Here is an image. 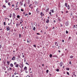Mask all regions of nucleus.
I'll use <instances>...</instances> for the list:
<instances>
[{
    "instance_id": "nucleus-1",
    "label": "nucleus",
    "mask_w": 77,
    "mask_h": 77,
    "mask_svg": "<svg viewBox=\"0 0 77 77\" xmlns=\"http://www.w3.org/2000/svg\"><path fill=\"white\" fill-rule=\"evenodd\" d=\"M14 65L16 68H18V67H19V65L18 64H17V63L16 62L14 63Z\"/></svg>"
},
{
    "instance_id": "nucleus-2",
    "label": "nucleus",
    "mask_w": 77,
    "mask_h": 77,
    "mask_svg": "<svg viewBox=\"0 0 77 77\" xmlns=\"http://www.w3.org/2000/svg\"><path fill=\"white\" fill-rule=\"evenodd\" d=\"M16 16V15H15V13H14L13 14L12 17L13 19H14V18H15V17Z\"/></svg>"
},
{
    "instance_id": "nucleus-3",
    "label": "nucleus",
    "mask_w": 77,
    "mask_h": 77,
    "mask_svg": "<svg viewBox=\"0 0 77 77\" xmlns=\"http://www.w3.org/2000/svg\"><path fill=\"white\" fill-rule=\"evenodd\" d=\"M7 31H9L10 30V27L9 26H6Z\"/></svg>"
},
{
    "instance_id": "nucleus-4",
    "label": "nucleus",
    "mask_w": 77,
    "mask_h": 77,
    "mask_svg": "<svg viewBox=\"0 0 77 77\" xmlns=\"http://www.w3.org/2000/svg\"><path fill=\"white\" fill-rule=\"evenodd\" d=\"M65 24L66 26H68V25H69V23H68V21H67V22H66L65 23Z\"/></svg>"
},
{
    "instance_id": "nucleus-5",
    "label": "nucleus",
    "mask_w": 77,
    "mask_h": 77,
    "mask_svg": "<svg viewBox=\"0 0 77 77\" xmlns=\"http://www.w3.org/2000/svg\"><path fill=\"white\" fill-rule=\"evenodd\" d=\"M10 67H11L12 68L14 67V64H13L11 63L10 64Z\"/></svg>"
},
{
    "instance_id": "nucleus-6",
    "label": "nucleus",
    "mask_w": 77,
    "mask_h": 77,
    "mask_svg": "<svg viewBox=\"0 0 77 77\" xmlns=\"http://www.w3.org/2000/svg\"><path fill=\"white\" fill-rule=\"evenodd\" d=\"M24 69L25 71H27V67L25 66L24 68Z\"/></svg>"
},
{
    "instance_id": "nucleus-7",
    "label": "nucleus",
    "mask_w": 77,
    "mask_h": 77,
    "mask_svg": "<svg viewBox=\"0 0 77 77\" xmlns=\"http://www.w3.org/2000/svg\"><path fill=\"white\" fill-rule=\"evenodd\" d=\"M60 66H62V65H63V63L62 62H60Z\"/></svg>"
},
{
    "instance_id": "nucleus-8",
    "label": "nucleus",
    "mask_w": 77,
    "mask_h": 77,
    "mask_svg": "<svg viewBox=\"0 0 77 77\" xmlns=\"http://www.w3.org/2000/svg\"><path fill=\"white\" fill-rule=\"evenodd\" d=\"M15 59H16V58L14 56L12 58V60H15Z\"/></svg>"
},
{
    "instance_id": "nucleus-9",
    "label": "nucleus",
    "mask_w": 77,
    "mask_h": 77,
    "mask_svg": "<svg viewBox=\"0 0 77 77\" xmlns=\"http://www.w3.org/2000/svg\"><path fill=\"white\" fill-rule=\"evenodd\" d=\"M7 63L8 65H9L10 64V61H7Z\"/></svg>"
},
{
    "instance_id": "nucleus-10",
    "label": "nucleus",
    "mask_w": 77,
    "mask_h": 77,
    "mask_svg": "<svg viewBox=\"0 0 77 77\" xmlns=\"http://www.w3.org/2000/svg\"><path fill=\"white\" fill-rule=\"evenodd\" d=\"M55 45L56 46H58V44L57 42H55Z\"/></svg>"
},
{
    "instance_id": "nucleus-11",
    "label": "nucleus",
    "mask_w": 77,
    "mask_h": 77,
    "mask_svg": "<svg viewBox=\"0 0 77 77\" xmlns=\"http://www.w3.org/2000/svg\"><path fill=\"white\" fill-rule=\"evenodd\" d=\"M32 4H31V5H29V6L31 9H33V7H31V6H32Z\"/></svg>"
},
{
    "instance_id": "nucleus-12",
    "label": "nucleus",
    "mask_w": 77,
    "mask_h": 77,
    "mask_svg": "<svg viewBox=\"0 0 77 77\" xmlns=\"http://www.w3.org/2000/svg\"><path fill=\"white\" fill-rule=\"evenodd\" d=\"M40 15L42 17L44 15V14H43L42 12H41L40 14Z\"/></svg>"
},
{
    "instance_id": "nucleus-13",
    "label": "nucleus",
    "mask_w": 77,
    "mask_h": 77,
    "mask_svg": "<svg viewBox=\"0 0 77 77\" xmlns=\"http://www.w3.org/2000/svg\"><path fill=\"white\" fill-rule=\"evenodd\" d=\"M20 22H23V19H22V18L20 19Z\"/></svg>"
},
{
    "instance_id": "nucleus-14",
    "label": "nucleus",
    "mask_w": 77,
    "mask_h": 77,
    "mask_svg": "<svg viewBox=\"0 0 77 77\" xmlns=\"http://www.w3.org/2000/svg\"><path fill=\"white\" fill-rule=\"evenodd\" d=\"M67 7V9H68L69 10V9H70V7L69 6V5H68V6Z\"/></svg>"
},
{
    "instance_id": "nucleus-15",
    "label": "nucleus",
    "mask_w": 77,
    "mask_h": 77,
    "mask_svg": "<svg viewBox=\"0 0 77 77\" xmlns=\"http://www.w3.org/2000/svg\"><path fill=\"white\" fill-rule=\"evenodd\" d=\"M17 18H19V19H20V16L19 15H18L17 16Z\"/></svg>"
},
{
    "instance_id": "nucleus-16",
    "label": "nucleus",
    "mask_w": 77,
    "mask_h": 77,
    "mask_svg": "<svg viewBox=\"0 0 77 77\" xmlns=\"http://www.w3.org/2000/svg\"><path fill=\"white\" fill-rule=\"evenodd\" d=\"M38 10H39V9H38V8H37L36 10V12L37 13L39 12V11Z\"/></svg>"
},
{
    "instance_id": "nucleus-17",
    "label": "nucleus",
    "mask_w": 77,
    "mask_h": 77,
    "mask_svg": "<svg viewBox=\"0 0 77 77\" xmlns=\"http://www.w3.org/2000/svg\"><path fill=\"white\" fill-rule=\"evenodd\" d=\"M52 56H53L52 55V54H50V55H49L50 57L51 58V57H52Z\"/></svg>"
},
{
    "instance_id": "nucleus-18",
    "label": "nucleus",
    "mask_w": 77,
    "mask_h": 77,
    "mask_svg": "<svg viewBox=\"0 0 77 77\" xmlns=\"http://www.w3.org/2000/svg\"><path fill=\"white\" fill-rule=\"evenodd\" d=\"M50 11H51L52 13H54V10H53V9L51 10Z\"/></svg>"
},
{
    "instance_id": "nucleus-19",
    "label": "nucleus",
    "mask_w": 77,
    "mask_h": 77,
    "mask_svg": "<svg viewBox=\"0 0 77 77\" xmlns=\"http://www.w3.org/2000/svg\"><path fill=\"white\" fill-rule=\"evenodd\" d=\"M9 2V0H5V3H8Z\"/></svg>"
},
{
    "instance_id": "nucleus-20",
    "label": "nucleus",
    "mask_w": 77,
    "mask_h": 77,
    "mask_svg": "<svg viewBox=\"0 0 77 77\" xmlns=\"http://www.w3.org/2000/svg\"><path fill=\"white\" fill-rule=\"evenodd\" d=\"M53 57H57V56L56 55H54Z\"/></svg>"
},
{
    "instance_id": "nucleus-21",
    "label": "nucleus",
    "mask_w": 77,
    "mask_h": 77,
    "mask_svg": "<svg viewBox=\"0 0 77 77\" xmlns=\"http://www.w3.org/2000/svg\"><path fill=\"white\" fill-rule=\"evenodd\" d=\"M20 5L21 6H23V3L21 2H20Z\"/></svg>"
},
{
    "instance_id": "nucleus-22",
    "label": "nucleus",
    "mask_w": 77,
    "mask_h": 77,
    "mask_svg": "<svg viewBox=\"0 0 77 77\" xmlns=\"http://www.w3.org/2000/svg\"><path fill=\"white\" fill-rule=\"evenodd\" d=\"M66 69L67 71H69V68H66Z\"/></svg>"
},
{
    "instance_id": "nucleus-23",
    "label": "nucleus",
    "mask_w": 77,
    "mask_h": 77,
    "mask_svg": "<svg viewBox=\"0 0 77 77\" xmlns=\"http://www.w3.org/2000/svg\"><path fill=\"white\" fill-rule=\"evenodd\" d=\"M67 6H68V5H67V3H66L65 4V6H66V7H67Z\"/></svg>"
},
{
    "instance_id": "nucleus-24",
    "label": "nucleus",
    "mask_w": 77,
    "mask_h": 77,
    "mask_svg": "<svg viewBox=\"0 0 77 77\" xmlns=\"http://www.w3.org/2000/svg\"><path fill=\"white\" fill-rule=\"evenodd\" d=\"M3 8H6V6H5V5H3Z\"/></svg>"
},
{
    "instance_id": "nucleus-25",
    "label": "nucleus",
    "mask_w": 77,
    "mask_h": 77,
    "mask_svg": "<svg viewBox=\"0 0 77 77\" xmlns=\"http://www.w3.org/2000/svg\"><path fill=\"white\" fill-rule=\"evenodd\" d=\"M46 22L47 23H49V20H47L46 21Z\"/></svg>"
},
{
    "instance_id": "nucleus-26",
    "label": "nucleus",
    "mask_w": 77,
    "mask_h": 77,
    "mask_svg": "<svg viewBox=\"0 0 77 77\" xmlns=\"http://www.w3.org/2000/svg\"><path fill=\"white\" fill-rule=\"evenodd\" d=\"M70 57L71 59H72V58H73V56H71Z\"/></svg>"
},
{
    "instance_id": "nucleus-27",
    "label": "nucleus",
    "mask_w": 77,
    "mask_h": 77,
    "mask_svg": "<svg viewBox=\"0 0 77 77\" xmlns=\"http://www.w3.org/2000/svg\"><path fill=\"white\" fill-rule=\"evenodd\" d=\"M8 5H9V6H10V5H11V2H8Z\"/></svg>"
},
{
    "instance_id": "nucleus-28",
    "label": "nucleus",
    "mask_w": 77,
    "mask_h": 77,
    "mask_svg": "<svg viewBox=\"0 0 77 77\" xmlns=\"http://www.w3.org/2000/svg\"><path fill=\"white\" fill-rule=\"evenodd\" d=\"M48 10H49V8H48L45 11L46 12H48Z\"/></svg>"
},
{
    "instance_id": "nucleus-29",
    "label": "nucleus",
    "mask_w": 77,
    "mask_h": 77,
    "mask_svg": "<svg viewBox=\"0 0 77 77\" xmlns=\"http://www.w3.org/2000/svg\"><path fill=\"white\" fill-rule=\"evenodd\" d=\"M33 30H36V28L35 27H34V28H33Z\"/></svg>"
},
{
    "instance_id": "nucleus-30",
    "label": "nucleus",
    "mask_w": 77,
    "mask_h": 77,
    "mask_svg": "<svg viewBox=\"0 0 77 77\" xmlns=\"http://www.w3.org/2000/svg\"><path fill=\"white\" fill-rule=\"evenodd\" d=\"M10 18H11L12 17V14H10V16H9Z\"/></svg>"
},
{
    "instance_id": "nucleus-31",
    "label": "nucleus",
    "mask_w": 77,
    "mask_h": 77,
    "mask_svg": "<svg viewBox=\"0 0 77 77\" xmlns=\"http://www.w3.org/2000/svg\"><path fill=\"white\" fill-rule=\"evenodd\" d=\"M75 25H74L73 26V29H75Z\"/></svg>"
},
{
    "instance_id": "nucleus-32",
    "label": "nucleus",
    "mask_w": 77,
    "mask_h": 77,
    "mask_svg": "<svg viewBox=\"0 0 77 77\" xmlns=\"http://www.w3.org/2000/svg\"><path fill=\"white\" fill-rule=\"evenodd\" d=\"M56 71H57V72H59V69H57L56 70Z\"/></svg>"
},
{
    "instance_id": "nucleus-33",
    "label": "nucleus",
    "mask_w": 77,
    "mask_h": 77,
    "mask_svg": "<svg viewBox=\"0 0 77 77\" xmlns=\"http://www.w3.org/2000/svg\"><path fill=\"white\" fill-rule=\"evenodd\" d=\"M3 69L5 71V70H6V68L5 67H4L3 68Z\"/></svg>"
},
{
    "instance_id": "nucleus-34",
    "label": "nucleus",
    "mask_w": 77,
    "mask_h": 77,
    "mask_svg": "<svg viewBox=\"0 0 77 77\" xmlns=\"http://www.w3.org/2000/svg\"><path fill=\"white\" fill-rule=\"evenodd\" d=\"M26 65H29V63H27V62H26Z\"/></svg>"
},
{
    "instance_id": "nucleus-35",
    "label": "nucleus",
    "mask_w": 77,
    "mask_h": 77,
    "mask_svg": "<svg viewBox=\"0 0 77 77\" xmlns=\"http://www.w3.org/2000/svg\"><path fill=\"white\" fill-rule=\"evenodd\" d=\"M66 74H67V75H69V72H66Z\"/></svg>"
},
{
    "instance_id": "nucleus-36",
    "label": "nucleus",
    "mask_w": 77,
    "mask_h": 77,
    "mask_svg": "<svg viewBox=\"0 0 77 77\" xmlns=\"http://www.w3.org/2000/svg\"><path fill=\"white\" fill-rule=\"evenodd\" d=\"M35 3L36 4H38V2L36 1H35Z\"/></svg>"
},
{
    "instance_id": "nucleus-37",
    "label": "nucleus",
    "mask_w": 77,
    "mask_h": 77,
    "mask_svg": "<svg viewBox=\"0 0 77 77\" xmlns=\"http://www.w3.org/2000/svg\"><path fill=\"white\" fill-rule=\"evenodd\" d=\"M48 71H49L48 70H46V73H48Z\"/></svg>"
},
{
    "instance_id": "nucleus-38",
    "label": "nucleus",
    "mask_w": 77,
    "mask_h": 77,
    "mask_svg": "<svg viewBox=\"0 0 77 77\" xmlns=\"http://www.w3.org/2000/svg\"><path fill=\"white\" fill-rule=\"evenodd\" d=\"M27 42L28 43H30V42H29V40H28V39H27Z\"/></svg>"
},
{
    "instance_id": "nucleus-39",
    "label": "nucleus",
    "mask_w": 77,
    "mask_h": 77,
    "mask_svg": "<svg viewBox=\"0 0 77 77\" xmlns=\"http://www.w3.org/2000/svg\"><path fill=\"white\" fill-rule=\"evenodd\" d=\"M69 64L70 65H71V64H72V63H71V61H70L69 62Z\"/></svg>"
},
{
    "instance_id": "nucleus-40",
    "label": "nucleus",
    "mask_w": 77,
    "mask_h": 77,
    "mask_svg": "<svg viewBox=\"0 0 77 77\" xmlns=\"http://www.w3.org/2000/svg\"><path fill=\"white\" fill-rule=\"evenodd\" d=\"M21 11H22V12H23V11H24V10L23 9H21Z\"/></svg>"
},
{
    "instance_id": "nucleus-41",
    "label": "nucleus",
    "mask_w": 77,
    "mask_h": 77,
    "mask_svg": "<svg viewBox=\"0 0 77 77\" xmlns=\"http://www.w3.org/2000/svg\"><path fill=\"white\" fill-rule=\"evenodd\" d=\"M4 26H6V23L5 22H4Z\"/></svg>"
},
{
    "instance_id": "nucleus-42",
    "label": "nucleus",
    "mask_w": 77,
    "mask_h": 77,
    "mask_svg": "<svg viewBox=\"0 0 77 77\" xmlns=\"http://www.w3.org/2000/svg\"><path fill=\"white\" fill-rule=\"evenodd\" d=\"M66 34L68 33V31H67V30H66Z\"/></svg>"
},
{
    "instance_id": "nucleus-43",
    "label": "nucleus",
    "mask_w": 77,
    "mask_h": 77,
    "mask_svg": "<svg viewBox=\"0 0 77 77\" xmlns=\"http://www.w3.org/2000/svg\"><path fill=\"white\" fill-rule=\"evenodd\" d=\"M45 27H45L46 29H48V26H46Z\"/></svg>"
},
{
    "instance_id": "nucleus-44",
    "label": "nucleus",
    "mask_w": 77,
    "mask_h": 77,
    "mask_svg": "<svg viewBox=\"0 0 77 77\" xmlns=\"http://www.w3.org/2000/svg\"><path fill=\"white\" fill-rule=\"evenodd\" d=\"M12 68H11V67H9V69H10V70H12Z\"/></svg>"
},
{
    "instance_id": "nucleus-45",
    "label": "nucleus",
    "mask_w": 77,
    "mask_h": 77,
    "mask_svg": "<svg viewBox=\"0 0 77 77\" xmlns=\"http://www.w3.org/2000/svg\"><path fill=\"white\" fill-rule=\"evenodd\" d=\"M49 14H50V15H51V11L49 12Z\"/></svg>"
},
{
    "instance_id": "nucleus-46",
    "label": "nucleus",
    "mask_w": 77,
    "mask_h": 77,
    "mask_svg": "<svg viewBox=\"0 0 77 77\" xmlns=\"http://www.w3.org/2000/svg\"><path fill=\"white\" fill-rule=\"evenodd\" d=\"M37 35H40V34L38 33H37Z\"/></svg>"
},
{
    "instance_id": "nucleus-47",
    "label": "nucleus",
    "mask_w": 77,
    "mask_h": 77,
    "mask_svg": "<svg viewBox=\"0 0 77 77\" xmlns=\"http://www.w3.org/2000/svg\"><path fill=\"white\" fill-rule=\"evenodd\" d=\"M19 38H21V34H19Z\"/></svg>"
},
{
    "instance_id": "nucleus-48",
    "label": "nucleus",
    "mask_w": 77,
    "mask_h": 77,
    "mask_svg": "<svg viewBox=\"0 0 77 77\" xmlns=\"http://www.w3.org/2000/svg\"><path fill=\"white\" fill-rule=\"evenodd\" d=\"M1 48H2V45H1L0 44V49Z\"/></svg>"
},
{
    "instance_id": "nucleus-49",
    "label": "nucleus",
    "mask_w": 77,
    "mask_h": 77,
    "mask_svg": "<svg viewBox=\"0 0 77 77\" xmlns=\"http://www.w3.org/2000/svg\"><path fill=\"white\" fill-rule=\"evenodd\" d=\"M16 26H17H17H18V24L17 23L16 24Z\"/></svg>"
},
{
    "instance_id": "nucleus-50",
    "label": "nucleus",
    "mask_w": 77,
    "mask_h": 77,
    "mask_svg": "<svg viewBox=\"0 0 77 77\" xmlns=\"http://www.w3.org/2000/svg\"><path fill=\"white\" fill-rule=\"evenodd\" d=\"M29 15H31V14L30 12H29Z\"/></svg>"
},
{
    "instance_id": "nucleus-51",
    "label": "nucleus",
    "mask_w": 77,
    "mask_h": 77,
    "mask_svg": "<svg viewBox=\"0 0 77 77\" xmlns=\"http://www.w3.org/2000/svg\"><path fill=\"white\" fill-rule=\"evenodd\" d=\"M27 16V14H25V16Z\"/></svg>"
},
{
    "instance_id": "nucleus-52",
    "label": "nucleus",
    "mask_w": 77,
    "mask_h": 77,
    "mask_svg": "<svg viewBox=\"0 0 77 77\" xmlns=\"http://www.w3.org/2000/svg\"><path fill=\"white\" fill-rule=\"evenodd\" d=\"M12 7H14V5L12 4Z\"/></svg>"
},
{
    "instance_id": "nucleus-53",
    "label": "nucleus",
    "mask_w": 77,
    "mask_h": 77,
    "mask_svg": "<svg viewBox=\"0 0 77 77\" xmlns=\"http://www.w3.org/2000/svg\"><path fill=\"white\" fill-rule=\"evenodd\" d=\"M33 47H36V45H33Z\"/></svg>"
},
{
    "instance_id": "nucleus-54",
    "label": "nucleus",
    "mask_w": 77,
    "mask_h": 77,
    "mask_svg": "<svg viewBox=\"0 0 77 77\" xmlns=\"http://www.w3.org/2000/svg\"><path fill=\"white\" fill-rule=\"evenodd\" d=\"M26 71L27 70H26L25 72L26 73H27L28 72H27Z\"/></svg>"
},
{
    "instance_id": "nucleus-55",
    "label": "nucleus",
    "mask_w": 77,
    "mask_h": 77,
    "mask_svg": "<svg viewBox=\"0 0 77 77\" xmlns=\"http://www.w3.org/2000/svg\"><path fill=\"white\" fill-rule=\"evenodd\" d=\"M14 75H16V74H17V72H15L14 73Z\"/></svg>"
},
{
    "instance_id": "nucleus-56",
    "label": "nucleus",
    "mask_w": 77,
    "mask_h": 77,
    "mask_svg": "<svg viewBox=\"0 0 77 77\" xmlns=\"http://www.w3.org/2000/svg\"><path fill=\"white\" fill-rule=\"evenodd\" d=\"M26 60L25 59L24 60V62L25 63H26Z\"/></svg>"
},
{
    "instance_id": "nucleus-57",
    "label": "nucleus",
    "mask_w": 77,
    "mask_h": 77,
    "mask_svg": "<svg viewBox=\"0 0 77 77\" xmlns=\"http://www.w3.org/2000/svg\"><path fill=\"white\" fill-rule=\"evenodd\" d=\"M62 42H64V40H62Z\"/></svg>"
},
{
    "instance_id": "nucleus-58",
    "label": "nucleus",
    "mask_w": 77,
    "mask_h": 77,
    "mask_svg": "<svg viewBox=\"0 0 77 77\" xmlns=\"http://www.w3.org/2000/svg\"><path fill=\"white\" fill-rule=\"evenodd\" d=\"M21 65L22 66V68H23V65Z\"/></svg>"
},
{
    "instance_id": "nucleus-59",
    "label": "nucleus",
    "mask_w": 77,
    "mask_h": 77,
    "mask_svg": "<svg viewBox=\"0 0 77 77\" xmlns=\"http://www.w3.org/2000/svg\"><path fill=\"white\" fill-rule=\"evenodd\" d=\"M68 11H66V14H67V13H68Z\"/></svg>"
},
{
    "instance_id": "nucleus-60",
    "label": "nucleus",
    "mask_w": 77,
    "mask_h": 77,
    "mask_svg": "<svg viewBox=\"0 0 77 77\" xmlns=\"http://www.w3.org/2000/svg\"><path fill=\"white\" fill-rule=\"evenodd\" d=\"M12 77H14V75H12Z\"/></svg>"
},
{
    "instance_id": "nucleus-61",
    "label": "nucleus",
    "mask_w": 77,
    "mask_h": 77,
    "mask_svg": "<svg viewBox=\"0 0 77 77\" xmlns=\"http://www.w3.org/2000/svg\"><path fill=\"white\" fill-rule=\"evenodd\" d=\"M29 70V71H31V68H30Z\"/></svg>"
},
{
    "instance_id": "nucleus-62",
    "label": "nucleus",
    "mask_w": 77,
    "mask_h": 77,
    "mask_svg": "<svg viewBox=\"0 0 77 77\" xmlns=\"http://www.w3.org/2000/svg\"><path fill=\"white\" fill-rule=\"evenodd\" d=\"M23 22H20V24H22V23Z\"/></svg>"
},
{
    "instance_id": "nucleus-63",
    "label": "nucleus",
    "mask_w": 77,
    "mask_h": 77,
    "mask_svg": "<svg viewBox=\"0 0 77 77\" xmlns=\"http://www.w3.org/2000/svg\"><path fill=\"white\" fill-rule=\"evenodd\" d=\"M61 27H62V24H60Z\"/></svg>"
},
{
    "instance_id": "nucleus-64",
    "label": "nucleus",
    "mask_w": 77,
    "mask_h": 77,
    "mask_svg": "<svg viewBox=\"0 0 77 77\" xmlns=\"http://www.w3.org/2000/svg\"><path fill=\"white\" fill-rule=\"evenodd\" d=\"M54 23H56V21L55 20H54Z\"/></svg>"
}]
</instances>
